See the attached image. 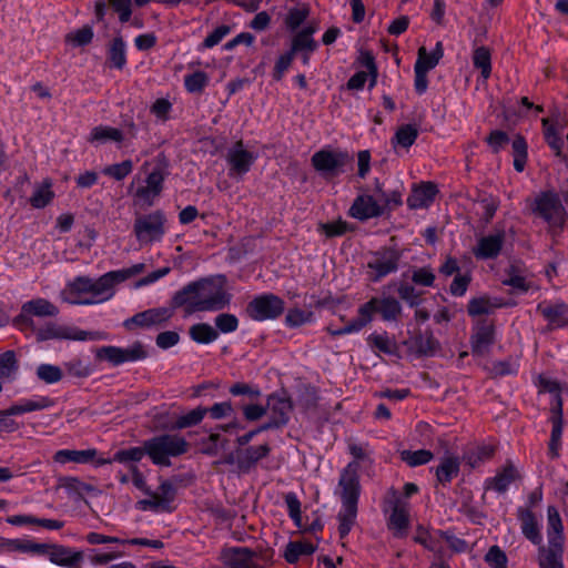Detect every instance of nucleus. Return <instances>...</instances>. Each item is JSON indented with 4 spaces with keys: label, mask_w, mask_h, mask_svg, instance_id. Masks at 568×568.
<instances>
[{
    "label": "nucleus",
    "mask_w": 568,
    "mask_h": 568,
    "mask_svg": "<svg viewBox=\"0 0 568 568\" xmlns=\"http://www.w3.org/2000/svg\"><path fill=\"white\" fill-rule=\"evenodd\" d=\"M232 295L227 292L224 275L210 276L192 282L176 292L173 307H183L186 315L195 312H212L225 308Z\"/></svg>",
    "instance_id": "nucleus-1"
},
{
    "label": "nucleus",
    "mask_w": 568,
    "mask_h": 568,
    "mask_svg": "<svg viewBox=\"0 0 568 568\" xmlns=\"http://www.w3.org/2000/svg\"><path fill=\"white\" fill-rule=\"evenodd\" d=\"M379 314L384 322H398L402 317L403 307L393 296L372 297L368 302L358 307L357 317L338 329L327 327L333 336H341L359 332L373 321L374 314Z\"/></svg>",
    "instance_id": "nucleus-2"
},
{
    "label": "nucleus",
    "mask_w": 568,
    "mask_h": 568,
    "mask_svg": "<svg viewBox=\"0 0 568 568\" xmlns=\"http://www.w3.org/2000/svg\"><path fill=\"white\" fill-rule=\"evenodd\" d=\"M548 545L538 548L539 568H565L564 566V525L555 506L547 508Z\"/></svg>",
    "instance_id": "nucleus-3"
},
{
    "label": "nucleus",
    "mask_w": 568,
    "mask_h": 568,
    "mask_svg": "<svg viewBox=\"0 0 568 568\" xmlns=\"http://www.w3.org/2000/svg\"><path fill=\"white\" fill-rule=\"evenodd\" d=\"M146 455L154 465L171 466L170 458L179 457L190 450V443L180 434H161L144 442Z\"/></svg>",
    "instance_id": "nucleus-4"
},
{
    "label": "nucleus",
    "mask_w": 568,
    "mask_h": 568,
    "mask_svg": "<svg viewBox=\"0 0 568 568\" xmlns=\"http://www.w3.org/2000/svg\"><path fill=\"white\" fill-rule=\"evenodd\" d=\"M532 212L547 223L548 233L552 237L561 234L568 214L558 194L549 191L538 194L534 200Z\"/></svg>",
    "instance_id": "nucleus-5"
},
{
    "label": "nucleus",
    "mask_w": 568,
    "mask_h": 568,
    "mask_svg": "<svg viewBox=\"0 0 568 568\" xmlns=\"http://www.w3.org/2000/svg\"><path fill=\"white\" fill-rule=\"evenodd\" d=\"M313 168L324 176L334 178L344 172V168L353 162L347 151L320 150L311 159Z\"/></svg>",
    "instance_id": "nucleus-6"
},
{
    "label": "nucleus",
    "mask_w": 568,
    "mask_h": 568,
    "mask_svg": "<svg viewBox=\"0 0 568 568\" xmlns=\"http://www.w3.org/2000/svg\"><path fill=\"white\" fill-rule=\"evenodd\" d=\"M36 337L38 342L48 339L98 341L102 338V334L83 331L73 325L48 323L44 327L36 331Z\"/></svg>",
    "instance_id": "nucleus-7"
},
{
    "label": "nucleus",
    "mask_w": 568,
    "mask_h": 568,
    "mask_svg": "<svg viewBox=\"0 0 568 568\" xmlns=\"http://www.w3.org/2000/svg\"><path fill=\"white\" fill-rule=\"evenodd\" d=\"M166 219L161 211L140 215L134 221L133 231L141 244H149L160 241L165 233Z\"/></svg>",
    "instance_id": "nucleus-8"
},
{
    "label": "nucleus",
    "mask_w": 568,
    "mask_h": 568,
    "mask_svg": "<svg viewBox=\"0 0 568 568\" xmlns=\"http://www.w3.org/2000/svg\"><path fill=\"white\" fill-rule=\"evenodd\" d=\"M284 310V301L272 293L254 297L246 306L248 317L258 322L275 320L282 315Z\"/></svg>",
    "instance_id": "nucleus-9"
},
{
    "label": "nucleus",
    "mask_w": 568,
    "mask_h": 568,
    "mask_svg": "<svg viewBox=\"0 0 568 568\" xmlns=\"http://www.w3.org/2000/svg\"><path fill=\"white\" fill-rule=\"evenodd\" d=\"M52 405L53 402L49 397H39L36 399H22L9 408L0 410V433H12L19 428V424L11 416L41 410Z\"/></svg>",
    "instance_id": "nucleus-10"
},
{
    "label": "nucleus",
    "mask_w": 568,
    "mask_h": 568,
    "mask_svg": "<svg viewBox=\"0 0 568 568\" xmlns=\"http://www.w3.org/2000/svg\"><path fill=\"white\" fill-rule=\"evenodd\" d=\"M359 464L351 462L341 471L338 479V495L342 500V506H357L361 495L359 484Z\"/></svg>",
    "instance_id": "nucleus-11"
},
{
    "label": "nucleus",
    "mask_w": 568,
    "mask_h": 568,
    "mask_svg": "<svg viewBox=\"0 0 568 568\" xmlns=\"http://www.w3.org/2000/svg\"><path fill=\"white\" fill-rule=\"evenodd\" d=\"M148 357V351L141 342H134L126 348L116 346H102L97 351V358L106 361L113 366H119L126 362L142 361Z\"/></svg>",
    "instance_id": "nucleus-12"
},
{
    "label": "nucleus",
    "mask_w": 568,
    "mask_h": 568,
    "mask_svg": "<svg viewBox=\"0 0 568 568\" xmlns=\"http://www.w3.org/2000/svg\"><path fill=\"white\" fill-rule=\"evenodd\" d=\"M59 313V308L45 298H34L22 305L21 314L14 318V323L21 329H34V323L31 316L54 317Z\"/></svg>",
    "instance_id": "nucleus-13"
},
{
    "label": "nucleus",
    "mask_w": 568,
    "mask_h": 568,
    "mask_svg": "<svg viewBox=\"0 0 568 568\" xmlns=\"http://www.w3.org/2000/svg\"><path fill=\"white\" fill-rule=\"evenodd\" d=\"M385 503L392 509L388 518V528L397 538L405 536L409 524L407 504L394 489L388 491Z\"/></svg>",
    "instance_id": "nucleus-14"
},
{
    "label": "nucleus",
    "mask_w": 568,
    "mask_h": 568,
    "mask_svg": "<svg viewBox=\"0 0 568 568\" xmlns=\"http://www.w3.org/2000/svg\"><path fill=\"white\" fill-rule=\"evenodd\" d=\"M119 284L115 281V275L111 272H108L100 276L98 280H92L89 298H77L69 297L68 303L70 304H80V305H91L95 303H101L111 298L114 294V285Z\"/></svg>",
    "instance_id": "nucleus-15"
},
{
    "label": "nucleus",
    "mask_w": 568,
    "mask_h": 568,
    "mask_svg": "<svg viewBox=\"0 0 568 568\" xmlns=\"http://www.w3.org/2000/svg\"><path fill=\"white\" fill-rule=\"evenodd\" d=\"M256 159L257 154L246 150L242 140L236 141L226 153V161L230 165L229 174L243 176L251 170Z\"/></svg>",
    "instance_id": "nucleus-16"
},
{
    "label": "nucleus",
    "mask_w": 568,
    "mask_h": 568,
    "mask_svg": "<svg viewBox=\"0 0 568 568\" xmlns=\"http://www.w3.org/2000/svg\"><path fill=\"white\" fill-rule=\"evenodd\" d=\"M399 254L392 250L381 251L374 254L367 263V267L374 272L372 281L378 282L386 275L394 273L398 268Z\"/></svg>",
    "instance_id": "nucleus-17"
},
{
    "label": "nucleus",
    "mask_w": 568,
    "mask_h": 568,
    "mask_svg": "<svg viewBox=\"0 0 568 568\" xmlns=\"http://www.w3.org/2000/svg\"><path fill=\"white\" fill-rule=\"evenodd\" d=\"M173 316V308L171 307H158L150 308L144 312H140L124 321L123 325L128 329H132L134 326L139 327H151L165 323Z\"/></svg>",
    "instance_id": "nucleus-18"
},
{
    "label": "nucleus",
    "mask_w": 568,
    "mask_h": 568,
    "mask_svg": "<svg viewBox=\"0 0 568 568\" xmlns=\"http://www.w3.org/2000/svg\"><path fill=\"white\" fill-rule=\"evenodd\" d=\"M504 243L505 231L497 230L493 234L480 237L473 248V253L478 260H494L500 254Z\"/></svg>",
    "instance_id": "nucleus-19"
},
{
    "label": "nucleus",
    "mask_w": 568,
    "mask_h": 568,
    "mask_svg": "<svg viewBox=\"0 0 568 568\" xmlns=\"http://www.w3.org/2000/svg\"><path fill=\"white\" fill-rule=\"evenodd\" d=\"M537 312L548 322L550 329L568 325V305L566 303L541 302L537 305Z\"/></svg>",
    "instance_id": "nucleus-20"
},
{
    "label": "nucleus",
    "mask_w": 568,
    "mask_h": 568,
    "mask_svg": "<svg viewBox=\"0 0 568 568\" xmlns=\"http://www.w3.org/2000/svg\"><path fill=\"white\" fill-rule=\"evenodd\" d=\"M495 342V326L486 320L479 321L470 337L471 351L476 355H484Z\"/></svg>",
    "instance_id": "nucleus-21"
},
{
    "label": "nucleus",
    "mask_w": 568,
    "mask_h": 568,
    "mask_svg": "<svg viewBox=\"0 0 568 568\" xmlns=\"http://www.w3.org/2000/svg\"><path fill=\"white\" fill-rule=\"evenodd\" d=\"M42 546L43 549L39 555L48 556L51 562L59 566L72 567L82 559L81 552H73L69 547L55 544H42Z\"/></svg>",
    "instance_id": "nucleus-22"
},
{
    "label": "nucleus",
    "mask_w": 568,
    "mask_h": 568,
    "mask_svg": "<svg viewBox=\"0 0 568 568\" xmlns=\"http://www.w3.org/2000/svg\"><path fill=\"white\" fill-rule=\"evenodd\" d=\"M405 345L412 353L419 357H432L439 349V342L430 331H425L424 333L410 337L405 342Z\"/></svg>",
    "instance_id": "nucleus-23"
},
{
    "label": "nucleus",
    "mask_w": 568,
    "mask_h": 568,
    "mask_svg": "<svg viewBox=\"0 0 568 568\" xmlns=\"http://www.w3.org/2000/svg\"><path fill=\"white\" fill-rule=\"evenodd\" d=\"M520 475L517 468L511 462H507L501 469H499L494 477L486 479L485 489H493L499 494L507 491L508 487L517 479Z\"/></svg>",
    "instance_id": "nucleus-24"
},
{
    "label": "nucleus",
    "mask_w": 568,
    "mask_h": 568,
    "mask_svg": "<svg viewBox=\"0 0 568 568\" xmlns=\"http://www.w3.org/2000/svg\"><path fill=\"white\" fill-rule=\"evenodd\" d=\"M551 434L550 440L548 444V455L551 459H556L559 457V450L561 447V436H562V398L558 397V405H555L551 408Z\"/></svg>",
    "instance_id": "nucleus-25"
},
{
    "label": "nucleus",
    "mask_w": 568,
    "mask_h": 568,
    "mask_svg": "<svg viewBox=\"0 0 568 568\" xmlns=\"http://www.w3.org/2000/svg\"><path fill=\"white\" fill-rule=\"evenodd\" d=\"M165 173L163 169L155 168L146 178V185L136 190L135 196L148 205L153 204V200L160 195L163 189Z\"/></svg>",
    "instance_id": "nucleus-26"
},
{
    "label": "nucleus",
    "mask_w": 568,
    "mask_h": 568,
    "mask_svg": "<svg viewBox=\"0 0 568 568\" xmlns=\"http://www.w3.org/2000/svg\"><path fill=\"white\" fill-rule=\"evenodd\" d=\"M271 447L268 444L260 446H250L244 449L236 452V464L241 471H248L253 468L261 459L268 456Z\"/></svg>",
    "instance_id": "nucleus-27"
},
{
    "label": "nucleus",
    "mask_w": 568,
    "mask_h": 568,
    "mask_svg": "<svg viewBox=\"0 0 568 568\" xmlns=\"http://www.w3.org/2000/svg\"><path fill=\"white\" fill-rule=\"evenodd\" d=\"M351 216L358 219L361 221H365L372 217H377L383 215L381 206L377 205L375 197L373 195H358L351 209Z\"/></svg>",
    "instance_id": "nucleus-28"
},
{
    "label": "nucleus",
    "mask_w": 568,
    "mask_h": 568,
    "mask_svg": "<svg viewBox=\"0 0 568 568\" xmlns=\"http://www.w3.org/2000/svg\"><path fill=\"white\" fill-rule=\"evenodd\" d=\"M517 517L520 521L523 535L534 545L542 546V536L536 515L529 508L519 507Z\"/></svg>",
    "instance_id": "nucleus-29"
},
{
    "label": "nucleus",
    "mask_w": 568,
    "mask_h": 568,
    "mask_svg": "<svg viewBox=\"0 0 568 568\" xmlns=\"http://www.w3.org/2000/svg\"><path fill=\"white\" fill-rule=\"evenodd\" d=\"M544 128V135L549 148L555 152V155L568 162V155L564 153L562 126L558 122L554 123L549 119L541 120Z\"/></svg>",
    "instance_id": "nucleus-30"
},
{
    "label": "nucleus",
    "mask_w": 568,
    "mask_h": 568,
    "mask_svg": "<svg viewBox=\"0 0 568 568\" xmlns=\"http://www.w3.org/2000/svg\"><path fill=\"white\" fill-rule=\"evenodd\" d=\"M436 193L437 187L434 183H422L419 186L415 187L407 197V205L410 209L427 207L433 203Z\"/></svg>",
    "instance_id": "nucleus-31"
},
{
    "label": "nucleus",
    "mask_w": 568,
    "mask_h": 568,
    "mask_svg": "<svg viewBox=\"0 0 568 568\" xmlns=\"http://www.w3.org/2000/svg\"><path fill=\"white\" fill-rule=\"evenodd\" d=\"M507 303L501 298H490L488 296H480L471 298L467 305V313L469 316H480L494 313L495 310L506 306Z\"/></svg>",
    "instance_id": "nucleus-32"
},
{
    "label": "nucleus",
    "mask_w": 568,
    "mask_h": 568,
    "mask_svg": "<svg viewBox=\"0 0 568 568\" xmlns=\"http://www.w3.org/2000/svg\"><path fill=\"white\" fill-rule=\"evenodd\" d=\"M207 414V408L205 407H196L189 413L178 416L174 422L165 423L161 425V428L168 430H180L189 427H193L199 425L205 415Z\"/></svg>",
    "instance_id": "nucleus-33"
},
{
    "label": "nucleus",
    "mask_w": 568,
    "mask_h": 568,
    "mask_svg": "<svg viewBox=\"0 0 568 568\" xmlns=\"http://www.w3.org/2000/svg\"><path fill=\"white\" fill-rule=\"evenodd\" d=\"M383 214L402 205V194L398 191L386 192L378 180H375L373 194Z\"/></svg>",
    "instance_id": "nucleus-34"
},
{
    "label": "nucleus",
    "mask_w": 568,
    "mask_h": 568,
    "mask_svg": "<svg viewBox=\"0 0 568 568\" xmlns=\"http://www.w3.org/2000/svg\"><path fill=\"white\" fill-rule=\"evenodd\" d=\"M95 456L97 449L94 448L84 450L61 449L54 454L53 459L60 464H88L94 462Z\"/></svg>",
    "instance_id": "nucleus-35"
},
{
    "label": "nucleus",
    "mask_w": 568,
    "mask_h": 568,
    "mask_svg": "<svg viewBox=\"0 0 568 568\" xmlns=\"http://www.w3.org/2000/svg\"><path fill=\"white\" fill-rule=\"evenodd\" d=\"M268 408L271 412L270 419L274 420L275 425L282 427L287 424L292 410V404L288 399L271 396Z\"/></svg>",
    "instance_id": "nucleus-36"
},
{
    "label": "nucleus",
    "mask_w": 568,
    "mask_h": 568,
    "mask_svg": "<svg viewBox=\"0 0 568 568\" xmlns=\"http://www.w3.org/2000/svg\"><path fill=\"white\" fill-rule=\"evenodd\" d=\"M460 462L456 456H448L442 459L436 468L437 481L442 485L449 484L459 474Z\"/></svg>",
    "instance_id": "nucleus-37"
},
{
    "label": "nucleus",
    "mask_w": 568,
    "mask_h": 568,
    "mask_svg": "<svg viewBox=\"0 0 568 568\" xmlns=\"http://www.w3.org/2000/svg\"><path fill=\"white\" fill-rule=\"evenodd\" d=\"M108 63L110 67L122 70L126 64L125 43L122 37H115L108 45Z\"/></svg>",
    "instance_id": "nucleus-38"
},
{
    "label": "nucleus",
    "mask_w": 568,
    "mask_h": 568,
    "mask_svg": "<svg viewBox=\"0 0 568 568\" xmlns=\"http://www.w3.org/2000/svg\"><path fill=\"white\" fill-rule=\"evenodd\" d=\"M42 544L34 542L30 539H7L0 544V550L3 552H23V554H36L42 551Z\"/></svg>",
    "instance_id": "nucleus-39"
},
{
    "label": "nucleus",
    "mask_w": 568,
    "mask_h": 568,
    "mask_svg": "<svg viewBox=\"0 0 568 568\" xmlns=\"http://www.w3.org/2000/svg\"><path fill=\"white\" fill-rule=\"evenodd\" d=\"M230 568H263L256 561V554L248 548H235L229 559Z\"/></svg>",
    "instance_id": "nucleus-40"
},
{
    "label": "nucleus",
    "mask_w": 568,
    "mask_h": 568,
    "mask_svg": "<svg viewBox=\"0 0 568 568\" xmlns=\"http://www.w3.org/2000/svg\"><path fill=\"white\" fill-rule=\"evenodd\" d=\"M144 455H146V448L143 445L142 447H130L128 449L118 450L113 455L112 459L100 458L95 463L97 465L110 464L112 462H118L121 464L138 463L143 458Z\"/></svg>",
    "instance_id": "nucleus-41"
},
{
    "label": "nucleus",
    "mask_w": 568,
    "mask_h": 568,
    "mask_svg": "<svg viewBox=\"0 0 568 568\" xmlns=\"http://www.w3.org/2000/svg\"><path fill=\"white\" fill-rule=\"evenodd\" d=\"M123 139L124 136L121 130L108 125H98L91 130L88 141L91 143H105L109 141L120 143Z\"/></svg>",
    "instance_id": "nucleus-42"
},
{
    "label": "nucleus",
    "mask_w": 568,
    "mask_h": 568,
    "mask_svg": "<svg viewBox=\"0 0 568 568\" xmlns=\"http://www.w3.org/2000/svg\"><path fill=\"white\" fill-rule=\"evenodd\" d=\"M443 55L444 49L442 42H437L435 49L430 53L426 51L425 47H420L418 49V57L415 62V65L419 64L423 71L428 72L438 64Z\"/></svg>",
    "instance_id": "nucleus-43"
},
{
    "label": "nucleus",
    "mask_w": 568,
    "mask_h": 568,
    "mask_svg": "<svg viewBox=\"0 0 568 568\" xmlns=\"http://www.w3.org/2000/svg\"><path fill=\"white\" fill-rule=\"evenodd\" d=\"M357 506H342L337 515L338 535L344 539L356 524Z\"/></svg>",
    "instance_id": "nucleus-44"
},
{
    "label": "nucleus",
    "mask_w": 568,
    "mask_h": 568,
    "mask_svg": "<svg viewBox=\"0 0 568 568\" xmlns=\"http://www.w3.org/2000/svg\"><path fill=\"white\" fill-rule=\"evenodd\" d=\"M316 547L308 541H291L287 544L284 557L287 562L295 564L302 556H310Z\"/></svg>",
    "instance_id": "nucleus-45"
},
{
    "label": "nucleus",
    "mask_w": 568,
    "mask_h": 568,
    "mask_svg": "<svg viewBox=\"0 0 568 568\" xmlns=\"http://www.w3.org/2000/svg\"><path fill=\"white\" fill-rule=\"evenodd\" d=\"M190 337L199 344H210L219 337V332L207 323L194 324L189 329Z\"/></svg>",
    "instance_id": "nucleus-46"
},
{
    "label": "nucleus",
    "mask_w": 568,
    "mask_h": 568,
    "mask_svg": "<svg viewBox=\"0 0 568 568\" xmlns=\"http://www.w3.org/2000/svg\"><path fill=\"white\" fill-rule=\"evenodd\" d=\"M414 540L420 545H423L428 550L437 554L438 556L443 555V547L440 545L442 539L438 536V531L435 534H429L426 529H424L422 526L417 528L416 536L414 537Z\"/></svg>",
    "instance_id": "nucleus-47"
},
{
    "label": "nucleus",
    "mask_w": 568,
    "mask_h": 568,
    "mask_svg": "<svg viewBox=\"0 0 568 568\" xmlns=\"http://www.w3.org/2000/svg\"><path fill=\"white\" fill-rule=\"evenodd\" d=\"M92 278L88 276H79L68 284L67 288L62 292L63 301L68 302V298L77 297L81 298L82 294H90Z\"/></svg>",
    "instance_id": "nucleus-48"
},
{
    "label": "nucleus",
    "mask_w": 568,
    "mask_h": 568,
    "mask_svg": "<svg viewBox=\"0 0 568 568\" xmlns=\"http://www.w3.org/2000/svg\"><path fill=\"white\" fill-rule=\"evenodd\" d=\"M474 67L480 70L484 80H487L491 73V54L488 48L478 47L473 53Z\"/></svg>",
    "instance_id": "nucleus-49"
},
{
    "label": "nucleus",
    "mask_w": 568,
    "mask_h": 568,
    "mask_svg": "<svg viewBox=\"0 0 568 568\" xmlns=\"http://www.w3.org/2000/svg\"><path fill=\"white\" fill-rule=\"evenodd\" d=\"M19 368L18 359L13 351L0 354V379L11 381Z\"/></svg>",
    "instance_id": "nucleus-50"
},
{
    "label": "nucleus",
    "mask_w": 568,
    "mask_h": 568,
    "mask_svg": "<svg viewBox=\"0 0 568 568\" xmlns=\"http://www.w3.org/2000/svg\"><path fill=\"white\" fill-rule=\"evenodd\" d=\"M514 168L517 172H523L527 162V142L524 136L517 135L511 143Z\"/></svg>",
    "instance_id": "nucleus-51"
},
{
    "label": "nucleus",
    "mask_w": 568,
    "mask_h": 568,
    "mask_svg": "<svg viewBox=\"0 0 568 568\" xmlns=\"http://www.w3.org/2000/svg\"><path fill=\"white\" fill-rule=\"evenodd\" d=\"M53 196L54 193L51 191V183L49 181H44L34 189L29 201L33 207L42 209L52 201Z\"/></svg>",
    "instance_id": "nucleus-52"
},
{
    "label": "nucleus",
    "mask_w": 568,
    "mask_h": 568,
    "mask_svg": "<svg viewBox=\"0 0 568 568\" xmlns=\"http://www.w3.org/2000/svg\"><path fill=\"white\" fill-rule=\"evenodd\" d=\"M417 136L418 129L415 125L404 124L397 129L393 141L407 149L415 143Z\"/></svg>",
    "instance_id": "nucleus-53"
},
{
    "label": "nucleus",
    "mask_w": 568,
    "mask_h": 568,
    "mask_svg": "<svg viewBox=\"0 0 568 568\" xmlns=\"http://www.w3.org/2000/svg\"><path fill=\"white\" fill-rule=\"evenodd\" d=\"M495 449L490 445L478 446L475 450L469 452L465 459L467 464L475 468L494 456Z\"/></svg>",
    "instance_id": "nucleus-54"
},
{
    "label": "nucleus",
    "mask_w": 568,
    "mask_h": 568,
    "mask_svg": "<svg viewBox=\"0 0 568 568\" xmlns=\"http://www.w3.org/2000/svg\"><path fill=\"white\" fill-rule=\"evenodd\" d=\"M209 83V77L203 71H196L184 77V85L190 93H201Z\"/></svg>",
    "instance_id": "nucleus-55"
},
{
    "label": "nucleus",
    "mask_w": 568,
    "mask_h": 568,
    "mask_svg": "<svg viewBox=\"0 0 568 568\" xmlns=\"http://www.w3.org/2000/svg\"><path fill=\"white\" fill-rule=\"evenodd\" d=\"M402 459L409 465L410 467H416L420 465H425L429 463L434 455L430 450L427 449H419V450H403Z\"/></svg>",
    "instance_id": "nucleus-56"
},
{
    "label": "nucleus",
    "mask_w": 568,
    "mask_h": 568,
    "mask_svg": "<svg viewBox=\"0 0 568 568\" xmlns=\"http://www.w3.org/2000/svg\"><path fill=\"white\" fill-rule=\"evenodd\" d=\"M310 16V8L306 4L297 6L288 10L285 24L291 30H296Z\"/></svg>",
    "instance_id": "nucleus-57"
},
{
    "label": "nucleus",
    "mask_w": 568,
    "mask_h": 568,
    "mask_svg": "<svg viewBox=\"0 0 568 568\" xmlns=\"http://www.w3.org/2000/svg\"><path fill=\"white\" fill-rule=\"evenodd\" d=\"M133 170V163L131 160H124L121 163L108 165L102 170V173L106 176L113 178L116 181L123 180Z\"/></svg>",
    "instance_id": "nucleus-58"
},
{
    "label": "nucleus",
    "mask_w": 568,
    "mask_h": 568,
    "mask_svg": "<svg viewBox=\"0 0 568 568\" xmlns=\"http://www.w3.org/2000/svg\"><path fill=\"white\" fill-rule=\"evenodd\" d=\"M316 49L317 43L313 39V37H307L301 32H297L292 39V45L290 51L295 55L297 52H314Z\"/></svg>",
    "instance_id": "nucleus-59"
},
{
    "label": "nucleus",
    "mask_w": 568,
    "mask_h": 568,
    "mask_svg": "<svg viewBox=\"0 0 568 568\" xmlns=\"http://www.w3.org/2000/svg\"><path fill=\"white\" fill-rule=\"evenodd\" d=\"M93 39V30L90 26H83L82 28L68 33L65 41L72 43L74 47H83L89 44Z\"/></svg>",
    "instance_id": "nucleus-60"
},
{
    "label": "nucleus",
    "mask_w": 568,
    "mask_h": 568,
    "mask_svg": "<svg viewBox=\"0 0 568 568\" xmlns=\"http://www.w3.org/2000/svg\"><path fill=\"white\" fill-rule=\"evenodd\" d=\"M368 343L372 347L388 355L394 354L396 351V343L386 334H372L368 337Z\"/></svg>",
    "instance_id": "nucleus-61"
},
{
    "label": "nucleus",
    "mask_w": 568,
    "mask_h": 568,
    "mask_svg": "<svg viewBox=\"0 0 568 568\" xmlns=\"http://www.w3.org/2000/svg\"><path fill=\"white\" fill-rule=\"evenodd\" d=\"M37 376L47 384H53L59 382L62 378L63 374L60 367L58 366L42 364L37 369Z\"/></svg>",
    "instance_id": "nucleus-62"
},
{
    "label": "nucleus",
    "mask_w": 568,
    "mask_h": 568,
    "mask_svg": "<svg viewBox=\"0 0 568 568\" xmlns=\"http://www.w3.org/2000/svg\"><path fill=\"white\" fill-rule=\"evenodd\" d=\"M504 285L511 286L514 290L520 293H526L530 288V283L520 275L514 266L508 271V278L503 281Z\"/></svg>",
    "instance_id": "nucleus-63"
},
{
    "label": "nucleus",
    "mask_w": 568,
    "mask_h": 568,
    "mask_svg": "<svg viewBox=\"0 0 568 568\" xmlns=\"http://www.w3.org/2000/svg\"><path fill=\"white\" fill-rule=\"evenodd\" d=\"M216 331L222 333L235 332L239 327V320L235 315L230 313L219 314L214 320Z\"/></svg>",
    "instance_id": "nucleus-64"
}]
</instances>
